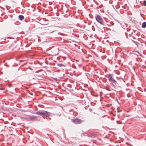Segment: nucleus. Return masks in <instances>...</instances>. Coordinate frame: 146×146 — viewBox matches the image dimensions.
<instances>
[{
    "label": "nucleus",
    "instance_id": "nucleus-1",
    "mask_svg": "<svg viewBox=\"0 0 146 146\" xmlns=\"http://www.w3.org/2000/svg\"><path fill=\"white\" fill-rule=\"evenodd\" d=\"M36 114L42 116L49 117L50 116V113L47 111L43 110H39L35 113Z\"/></svg>",
    "mask_w": 146,
    "mask_h": 146
},
{
    "label": "nucleus",
    "instance_id": "nucleus-2",
    "mask_svg": "<svg viewBox=\"0 0 146 146\" xmlns=\"http://www.w3.org/2000/svg\"><path fill=\"white\" fill-rule=\"evenodd\" d=\"M95 18L96 21L102 25H104V22L103 19L101 16L98 15H97L95 16Z\"/></svg>",
    "mask_w": 146,
    "mask_h": 146
},
{
    "label": "nucleus",
    "instance_id": "nucleus-3",
    "mask_svg": "<svg viewBox=\"0 0 146 146\" xmlns=\"http://www.w3.org/2000/svg\"><path fill=\"white\" fill-rule=\"evenodd\" d=\"M72 121L75 124H80L83 122L82 120L78 118L72 119Z\"/></svg>",
    "mask_w": 146,
    "mask_h": 146
},
{
    "label": "nucleus",
    "instance_id": "nucleus-4",
    "mask_svg": "<svg viewBox=\"0 0 146 146\" xmlns=\"http://www.w3.org/2000/svg\"><path fill=\"white\" fill-rule=\"evenodd\" d=\"M37 120V118L36 116L33 115L30 116L29 115V121H36Z\"/></svg>",
    "mask_w": 146,
    "mask_h": 146
},
{
    "label": "nucleus",
    "instance_id": "nucleus-5",
    "mask_svg": "<svg viewBox=\"0 0 146 146\" xmlns=\"http://www.w3.org/2000/svg\"><path fill=\"white\" fill-rule=\"evenodd\" d=\"M29 115H24L23 116L22 118L29 121Z\"/></svg>",
    "mask_w": 146,
    "mask_h": 146
},
{
    "label": "nucleus",
    "instance_id": "nucleus-6",
    "mask_svg": "<svg viewBox=\"0 0 146 146\" xmlns=\"http://www.w3.org/2000/svg\"><path fill=\"white\" fill-rule=\"evenodd\" d=\"M108 80L110 81L113 78L112 77V75L111 74H109L108 75Z\"/></svg>",
    "mask_w": 146,
    "mask_h": 146
},
{
    "label": "nucleus",
    "instance_id": "nucleus-7",
    "mask_svg": "<svg viewBox=\"0 0 146 146\" xmlns=\"http://www.w3.org/2000/svg\"><path fill=\"white\" fill-rule=\"evenodd\" d=\"M19 19L20 20H22L24 19V17L22 15H19Z\"/></svg>",
    "mask_w": 146,
    "mask_h": 146
},
{
    "label": "nucleus",
    "instance_id": "nucleus-8",
    "mask_svg": "<svg viewBox=\"0 0 146 146\" xmlns=\"http://www.w3.org/2000/svg\"><path fill=\"white\" fill-rule=\"evenodd\" d=\"M142 27L143 28H145L146 27V22H143L142 25Z\"/></svg>",
    "mask_w": 146,
    "mask_h": 146
},
{
    "label": "nucleus",
    "instance_id": "nucleus-9",
    "mask_svg": "<svg viewBox=\"0 0 146 146\" xmlns=\"http://www.w3.org/2000/svg\"><path fill=\"white\" fill-rule=\"evenodd\" d=\"M110 81H111L115 84H116V83L117 82L113 78L111 79V80H110Z\"/></svg>",
    "mask_w": 146,
    "mask_h": 146
},
{
    "label": "nucleus",
    "instance_id": "nucleus-10",
    "mask_svg": "<svg viewBox=\"0 0 146 146\" xmlns=\"http://www.w3.org/2000/svg\"><path fill=\"white\" fill-rule=\"evenodd\" d=\"M131 40L134 44H136V45L137 46V44L138 43L137 41L134 40Z\"/></svg>",
    "mask_w": 146,
    "mask_h": 146
},
{
    "label": "nucleus",
    "instance_id": "nucleus-11",
    "mask_svg": "<svg viewBox=\"0 0 146 146\" xmlns=\"http://www.w3.org/2000/svg\"><path fill=\"white\" fill-rule=\"evenodd\" d=\"M57 65L59 67L64 66V65L62 64H58Z\"/></svg>",
    "mask_w": 146,
    "mask_h": 146
},
{
    "label": "nucleus",
    "instance_id": "nucleus-12",
    "mask_svg": "<svg viewBox=\"0 0 146 146\" xmlns=\"http://www.w3.org/2000/svg\"><path fill=\"white\" fill-rule=\"evenodd\" d=\"M143 5L146 6V1L145 0L143 1Z\"/></svg>",
    "mask_w": 146,
    "mask_h": 146
},
{
    "label": "nucleus",
    "instance_id": "nucleus-13",
    "mask_svg": "<svg viewBox=\"0 0 146 146\" xmlns=\"http://www.w3.org/2000/svg\"><path fill=\"white\" fill-rule=\"evenodd\" d=\"M124 35H125V36H126V38H127V35H126V33H125V34H124Z\"/></svg>",
    "mask_w": 146,
    "mask_h": 146
},
{
    "label": "nucleus",
    "instance_id": "nucleus-14",
    "mask_svg": "<svg viewBox=\"0 0 146 146\" xmlns=\"http://www.w3.org/2000/svg\"><path fill=\"white\" fill-rule=\"evenodd\" d=\"M53 31H50V33H52L53 32Z\"/></svg>",
    "mask_w": 146,
    "mask_h": 146
},
{
    "label": "nucleus",
    "instance_id": "nucleus-15",
    "mask_svg": "<svg viewBox=\"0 0 146 146\" xmlns=\"http://www.w3.org/2000/svg\"><path fill=\"white\" fill-rule=\"evenodd\" d=\"M137 53H138L140 55V56L141 55V54H140L138 52Z\"/></svg>",
    "mask_w": 146,
    "mask_h": 146
},
{
    "label": "nucleus",
    "instance_id": "nucleus-16",
    "mask_svg": "<svg viewBox=\"0 0 146 146\" xmlns=\"http://www.w3.org/2000/svg\"><path fill=\"white\" fill-rule=\"evenodd\" d=\"M23 61V60L20 61V62H22V61Z\"/></svg>",
    "mask_w": 146,
    "mask_h": 146
},
{
    "label": "nucleus",
    "instance_id": "nucleus-17",
    "mask_svg": "<svg viewBox=\"0 0 146 146\" xmlns=\"http://www.w3.org/2000/svg\"><path fill=\"white\" fill-rule=\"evenodd\" d=\"M117 123H118V121H117Z\"/></svg>",
    "mask_w": 146,
    "mask_h": 146
}]
</instances>
